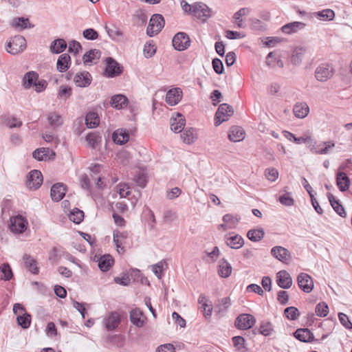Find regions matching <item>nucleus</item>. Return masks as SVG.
<instances>
[{
  "instance_id": "obj_62",
  "label": "nucleus",
  "mask_w": 352,
  "mask_h": 352,
  "mask_svg": "<svg viewBox=\"0 0 352 352\" xmlns=\"http://www.w3.org/2000/svg\"><path fill=\"white\" fill-rule=\"evenodd\" d=\"M265 175L269 181L274 182L278 177V172L274 168H270L265 170Z\"/></svg>"
},
{
  "instance_id": "obj_24",
  "label": "nucleus",
  "mask_w": 352,
  "mask_h": 352,
  "mask_svg": "<svg viewBox=\"0 0 352 352\" xmlns=\"http://www.w3.org/2000/svg\"><path fill=\"white\" fill-rule=\"evenodd\" d=\"M250 11L251 10L249 8H242L234 14L233 23L235 24L236 28H243L245 27L242 16L248 15L250 13Z\"/></svg>"
},
{
  "instance_id": "obj_16",
  "label": "nucleus",
  "mask_w": 352,
  "mask_h": 352,
  "mask_svg": "<svg viewBox=\"0 0 352 352\" xmlns=\"http://www.w3.org/2000/svg\"><path fill=\"white\" fill-rule=\"evenodd\" d=\"M182 98V91L180 88H173L168 91L166 102L170 106L176 105Z\"/></svg>"
},
{
  "instance_id": "obj_55",
  "label": "nucleus",
  "mask_w": 352,
  "mask_h": 352,
  "mask_svg": "<svg viewBox=\"0 0 352 352\" xmlns=\"http://www.w3.org/2000/svg\"><path fill=\"white\" fill-rule=\"evenodd\" d=\"M156 52L155 45L153 41L146 42L144 47V55L146 58H151Z\"/></svg>"
},
{
  "instance_id": "obj_44",
  "label": "nucleus",
  "mask_w": 352,
  "mask_h": 352,
  "mask_svg": "<svg viewBox=\"0 0 352 352\" xmlns=\"http://www.w3.org/2000/svg\"><path fill=\"white\" fill-rule=\"evenodd\" d=\"M2 122L10 128L20 127L22 125V122L13 116H1Z\"/></svg>"
},
{
  "instance_id": "obj_8",
  "label": "nucleus",
  "mask_w": 352,
  "mask_h": 352,
  "mask_svg": "<svg viewBox=\"0 0 352 352\" xmlns=\"http://www.w3.org/2000/svg\"><path fill=\"white\" fill-rule=\"evenodd\" d=\"M298 285L305 293H310L314 289V281L311 276L302 272L297 277Z\"/></svg>"
},
{
  "instance_id": "obj_25",
  "label": "nucleus",
  "mask_w": 352,
  "mask_h": 352,
  "mask_svg": "<svg viewBox=\"0 0 352 352\" xmlns=\"http://www.w3.org/2000/svg\"><path fill=\"white\" fill-rule=\"evenodd\" d=\"M112 138L115 143L122 145L128 142L129 134L125 129H119L113 132Z\"/></svg>"
},
{
  "instance_id": "obj_13",
  "label": "nucleus",
  "mask_w": 352,
  "mask_h": 352,
  "mask_svg": "<svg viewBox=\"0 0 352 352\" xmlns=\"http://www.w3.org/2000/svg\"><path fill=\"white\" fill-rule=\"evenodd\" d=\"M343 167H340L336 173V185L341 192L346 191L351 184V181L347 175L340 170H343Z\"/></svg>"
},
{
  "instance_id": "obj_51",
  "label": "nucleus",
  "mask_w": 352,
  "mask_h": 352,
  "mask_svg": "<svg viewBox=\"0 0 352 352\" xmlns=\"http://www.w3.org/2000/svg\"><path fill=\"white\" fill-rule=\"evenodd\" d=\"M165 266H167V263L165 260H162L151 266L153 272L158 278H162Z\"/></svg>"
},
{
  "instance_id": "obj_18",
  "label": "nucleus",
  "mask_w": 352,
  "mask_h": 352,
  "mask_svg": "<svg viewBox=\"0 0 352 352\" xmlns=\"http://www.w3.org/2000/svg\"><path fill=\"white\" fill-rule=\"evenodd\" d=\"M278 285L283 289H289L292 285V279L289 274L285 270H281L276 274Z\"/></svg>"
},
{
  "instance_id": "obj_28",
  "label": "nucleus",
  "mask_w": 352,
  "mask_h": 352,
  "mask_svg": "<svg viewBox=\"0 0 352 352\" xmlns=\"http://www.w3.org/2000/svg\"><path fill=\"white\" fill-rule=\"evenodd\" d=\"M231 265L225 259L222 258L219 261L218 265V274L222 278H228L232 273Z\"/></svg>"
},
{
  "instance_id": "obj_19",
  "label": "nucleus",
  "mask_w": 352,
  "mask_h": 352,
  "mask_svg": "<svg viewBox=\"0 0 352 352\" xmlns=\"http://www.w3.org/2000/svg\"><path fill=\"white\" fill-rule=\"evenodd\" d=\"M66 193V186L62 183L54 184L51 188L50 195L52 199L59 201L63 199Z\"/></svg>"
},
{
  "instance_id": "obj_56",
  "label": "nucleus",
  "mask_w": 352,
  "mask_h": 352,
  "mask_svg": "<svg viewBox=\"0 0 352 352\" xmlns=\"http://www.w3.org/2000/svg\"><path fill=\"white\" fill-rule=\"evenodd\" d=\"M0 272L3 274L1 276V279H4L6 280H9L12 277V272L10 268V266L8 263H4L0 267Z\"/></svg>"
},
{
  "instance_id": "obj_33",
  "label": "nucleus",
  "mask_w": 352,
  "mask_h": 352,
  "mask_svg": "<svg viewBox=\"0 0 352 352\" xmlns=\"http://www.w3.org/2000/svg\"><path fill=\"white\" fill-rule=\"evenodd\" d=\"M327 197L330 202L331 206L335 210V212L342 217L346 216V212L343 206L339 203L338 200L331 194L328 193Z\"/></svg>"
},
{
  "instance_id": "obj_15",
  "label": "nucleus",
  "mask_w": 352,
  "mask_h": 352,
  "mask_svg": "<svg viewBox=\"0 0 352 352\" xmlns=\"http://www.w3.org/2000/svg\"><path fill=\"white\" fill-rule=\"evenodd\" d=\"M121 322L120 314L116 311H112L109 314L104 320L105 327L109 331L116 329Z\"/></svg>"
},
{
  "instance_id": "obj_52",
  "label": "nucleus",
  "mask_w": 352,
  "mask_h": 352,
  "mask_svg": "<svg viewBox=\"0 0 352 352\" xmlns=\"http://www.w3.org/2000/svg\"><path fill=\"white\" fill-rule=\"evenodd\" d=\"M100 139L101 138L98 135L93 132L88 133L86 136L87 144L92 148H96L97 145L100 142Z\"/></svg>"
},
{
  "instance_id": "obj_37",
  "label": "nucleus",
  "mask_w": 352,
  "mask_h": 352,
  "mask_svg": "<svg viewBox=\"0 0 352 352\" xmlns=\"http://www.w3.org/2000/svg\"><path fill=\"white\" fill-rule=\"evenodd\" d=\"M38 78V75L35 72H29L23 77V84L25 89H29L32 86H34Z\"/></svg>"
},
{
  "instance_id": "obj_17",
  "label": "nucleus",
  "mask_w": 352,
  "mask_h": 352,
  "mask_svg": "<svg viewBox=\"0 0 352 352\" xmlns=\"http://www.w3.org/2000/svg\"><path fill=\"white\" fill-rule=\"evenodd\" d=\"M230 305L231 300L229 297L218 299L215 302L214 311L217 316L221 317L225 315Z\"/></svg>"
},
{
  "instance_id": "obj_27",
  "label": "nucleus",
  "mask_w": 352,
  "mask_h": 352,
  "mask_svg": "<svg viewBox=\"0 0 352 352\" xmlns=\"http://www.w3.org/2000/svg\"><path fill=\"white\" fill-rule=\"evenodd\" d=\"M293 112L296 118L302 119L308 115L309 107L306 102L297 103L293 108Z\"/></svg>"
},
{
  "instance_id": "obj_14",
  "label": "nucleus",
  "mask_w": 352,
  "mask_h": 352,
  "mask_svg": "<svg viewBox=\"0 0 352 352\" xmlns=\"http://www.w3.org/2000/svg\"><path fill=\"white\" fill-rule=\"evenodd\" d=\"M92 80V76L88 72H78L74 78V82L77 87H87Z\"/></svg>"
},
{
  "instance_id": "obj_10",
  "label": "nucleus",
  "mask_w": 352,
  "mask_h": 352,
  "mask_svg": "<svg viewBox=\"0 0 352 352\" xmlns=\"http://www.w3.org/2000/svg\"><path fill=\"white\" fill-rule=\"evenodd\" d=\"M333 74L332 67L329 64L320 65L315 71L316 78L320 82L327 81Z\"/></svg>"
},
{
  "instance_id": "obj_61",
  "label": "nucleus",
  "mask_w": 352,
  "mask_h": 352,
  "mask_svg": "<svg viewBox=\"0 0 352 352\" xmlns=\"http://www.w3.org/2000/svg\"><path fill=\"white\" fill-rule=\"evenodd\" d=\"M106 30L109 37H111L113 40H116L118 37L123 36V32L117 27H113L112 28H109L106 27Z\"/></svg>"
},
{
  "instance_id": "obj_20",
  "label": "nucleus",
  "mask_w": 352,
  "mask_h": 352,
  "mask_svg": "<svg viewBox=\"0 0 352 352\" xmlns=\"http://www.w3.org/2000/svg\"><path fill=\"white\" fill-rule=\"evenodd\" d=\"M170 129L175 133L182 132L186 124L184 117L179 113L176 114L175 117H172L170 120Z\"/></svg>"
},
{
  "instance_id": "obj_49",
  "label": "nucleus",
  "mask_w": 352,
  "mask_h": 352,
  "mask_svg": "<svg viewBox=\"0 0 352 352\" xmlns=\"http://www.w3.org/2000/svg\"><path fill=\"white\" fill-rule=\"evenodd\" d=\"M18 324L23 328L27 329L30 327L31 323V316L27 312H23L19 314L17 318Z\"/></svg>"
},
{
  "instance_id": "obj_1",
  "label": "nucleus",
  "mask_w": 352,
  "mask_h": 352,
  "mask_svg": "<svg viewBox=\"0 0 352 352\" xmlns=\"http://www.w3.org/2000/svg\"><path fill=\"white\" fill-rule=\"evenodd\" d=\"M26 47V40L21 35L11 38L6 45V51L11 54H17Z\"/></svg>"
},
{
  "instance_id": "obj_64",
  "label": "nucleus",
  "mask_w": 352,
  "mask_h": 352,
  "mask_svg": "<svg viewBox=\"0 0 352 352\" xmlns=\"http://www.w3.org/2000/svg\"><path fill=\"white\" fill-rule=\"evenodd\" d=\"M155 352H176L175 348L172 344H164L159 346Z\"/></svg>"
},
{
  "instance_id": "obj_53",
  "label": "nucleus",
  "mask_w": 352,
  "mask_h": 352,
  "mask_svg": "<svg viewBox=\"0 0 352 352\" xmlns=\"http://www.w3.org/2000/svg\"><path fill=\"white\" fill-rule=\"evenodd\" d=\"M284 314L287 319L295 320L300 316V312L296 307H289L285 309Z\"/></svg>"
},
{
  "instance_id": "obj_41",
  "label": "nucleus",
  "mask_w": 352,
  "mask_h": 352,
  "mask_svg": "<svg viewBox=\"0 0 352 352\" xmlns=\"http://www.w3.org/2000/svg\"><path fill=\"white\" fill-rule=\"evenodd\" d=\"M312 15L322 21H331L335 17L334 12L331 9H325L322 11L316 12Z\"/></svg>"
},
{
  "instance_id": "obj_30",
  "label": "nucleus",
  "mask_w": 352,
  "mask_h": 352,
  "mask_svg": "<svg viewBox=\"0 0 352 352\" xmlns=\"http://www.w3.org/2000/svg\"><path fill=\"white\" fill-rule=\"evenodd\" d=\"M305 27V24L302 22L295 21L285 24L281 28L282 32L287 34H291L297 32Z\"/></svg>"
},
{
  "instance_id": "obj_50",
  "label": "nucleus",
  "mask_w": 352,
  "mask_h": 352,
  "mask_svg": "<svg viewBox=\"0 0 352 352\" xmlns=\"http://www.w3.org/2000/svg\"><path fill=\"white\" fill-rule=\"evenodd\" d=\"M47 153H49V148H40L33 152L32 156L38 161H45L49 158Z\"/></svg>"
},
{
  "instance_id": "obj_60",
  "label": "nucleus",
  "mask_w": 352,
  "mask_h": 352,
  "mask_svg": "<svg viewBox=\"0 0 352 352\" xmlns=\"http://www.w3.org/2000/svg\"><path fill=\"white\" fill-rule=\"evenodd\" d=\"M82 36L87 40H96L98 38V33L93 28H88L82 32Z\"/></svg>"
},
{
  "instance_id": "obj_38",
  "label": "nucleus",
  "mask_w": 352,
  "mask_h": 352,
  "mask_svg": "<svg viewBox=\"0 0 352 352\" xmlns=\"http://www.w3.org/2000/svg\"><path fill=\"white\" fill-rule=\"evenodd\" d=\"M23 260L25 267L34 274H38V267H37L36 261L31 256L25 254L23 256Z\"/></svg>"
},
{
  "instance_id": "obj_5",
  "label": "nucleus",
  "mask_w": 352,
  "mask_h": 352,
  "mask_svg": "<svg viewBox=\"0 0 352 352\" xmlns=\"http://www.w3.org/2000/svg\"><path fill=\"white\" fill-rule=\"evenodd\" d=\"M256 323L255 318L248 314L239 315L235 320V327L239 329L246 330L252 327Z\"/></svg>"
},
{
  "instance_id": "obj_58",
  "label": "nucleus",
  "mask_w": 352,
  "mask_h": 352,
  "mask_svg": "<svg viewBox=\"0 0 352 352\" xmlns=\"http://www.w3.org/2000/svg\"><path fill=\"white\" fill-rule=\"evenodd\" d=\"M303 54V50L301 48L296 49L294 50L291 58L292 63L295 65L300 64L302 62Z\"/></svg>"
},
{
  "instance_id": "obj_23",
  "label": "nucleus",
  "mask_w": 352,
  "mask_h": 352,
  "mask_svg": "<svg viewBox=\"0 0 352 352\" xmlns=\"http://www.w3.org/2000/svg\"><path fill=\"white\" fill-rule=\"evenodd\" d=\"M225 241L228 246L232 249H239L244 245L243 237L239 234L233 236H226Z\"/></svg>"
},
{
  "instance_id": "obj_12",
  "label": "nucleus",
  "mask_w": 352,
  "mask_h": 352,
  "mask_svg": "<svg viewBox=\"0 0 352 352\" xmlns=\"http://www.w3.org/2000/svg\"><path fill=\"white\" fill-rule=\"evenodd\" d=\"M28 222L21 215L10 218V230L14 233H23L27 228Z\"/></svg>"
},
{
  "instance_id": "obj_22",
  "label": "nucleus",
  "mask_w": 352,
  "mask_h": 352,
  "mask_svg": "<svg viewBox=\"0 0 352 352\" xmlns=\"http://www.w3.org/2000/svg\"><path fill=\"white\" fill-rule=\"evenodd\" d=\"M294 337L304 342H311L314 340V336L308 329H298L294 333Z\"/></svg>"
},
{
  "instance_id": "obj_40",
  "label": "nucleus",
  "mask_w": 352,
  "mask_h": 352,
  "mask_svg": "<svg viewBox=\"0 0 352 352\" xmlns=\"http://www.w3.org/2000/svg\"><path fill=\"white\" fill-rule=\"evenodd\" d=\"M67 48V43L63 38L54 40L50 45L51 51L54 54H60Z\"/></svg>"
},
{
  "instance_id": "obj_39",
  "label": "nucleus",
  "mask_w": 352,
  "mask_h": 352,
  "mask_svg": "<svg viewBox=\"0 0 352 352\" xmlns=\"http://www.w3.org/2000/svg\"><path fill=\"white\" fill-rule=\"evenodd\" d=\"M181 138L184 142L190 144L193 143L197 139V133L194 129L187 128L184 129L183 133L181 134Z\"/></svg>"
},
{
  "instance_id": "obj_35",
  "label": "nucleus",
  "mask_w": 352,
  "mask_h": 352,
  "mask_svg": "<svg viewBox=\"0 0 352 352\" xmlns=\"http://www.w3.org/2000/svg\"><path fill=\"white\" fill-rule=\"evenodd\" d=\"M85 124L90 129L98 126L100 124V118L98 113L94 111L89 112L85 117Z\"/></svg>"
},
{
  "instance_id": "obj_43",
  "label": "nucleus",
  "mask_w": 352,
  "mask_h": 352,
  "mask_svg": "<svg viewBox=\"0 0 352 352\" xmlns=\"http://www.w3.org/2000/svg\"><path fill=\"white\" fill-rule=\"evenodd\" d=\"M265 235L263 229H252L250 230L247 233L248 238L254 242H257L261 240Z\"/></svg>"
},
{
  "instance_id": "obj_46",
  "label": "nucleus",
  "mask_w": 352,
  "mask_h": 352,
  "mask_svg": "<svg viewBox=\"0 0 352 352\" xmlns=\"http://www.w3.org/2000/svg\"><path fill=\"white\" fill-rule=\"evenodd\" d=\"M259 333L264 336H269L274 332V327L270 322L263 321L259 326Z\"/></svg>"
},
{
  "instance_id": "obj_3",
  "label": "nucleus",
  "mask_w": 352,
  "mask_h": 352,
  "mask_svg": "<svg viewBox=\"0 0 352 352\" xmlns=\"http://www.w3.org/2000/svg\"><path fill=\"white\" fill-rule=\"evenodd\" d=\"M234 113L232 107L226 103L219 105L215 113V125L219 126L222 122L228 120Z\"/></svg>"
},
{
  "instance_id": "obj_57",
  "label": "nucleus",
  "mask_w": 352,
  "mask_h": 352,
  "mask_svg": "<svg viewBox=\"0 0 352 352\" xmlns=\"http://www.w3.org/2000/svg\"><path fill=\"white\" fill-rule=\"evenodd\" d=\"M315 311L318 316L325 317L329 313V307L324 302H321L316 305Z\"/></svg>"
},
{
  "instance_id": "obj_42",
  "label": "nucleus",
  "mask_w": 352,
  "mask_h": 352,
  "mask_svg": "<svg viewBox=\"0 0 352 352\" xmlns=\"http://www.w3.org/2000/svg\"><path fill=\"white\" fill-rule=\"evenodd\" d=\"M100 56V52L98 50H90L83 55L82 60L85 65H89L95 59H99Z\"/></svg>"
},
{
  "instance_id": "obj_45",
  "label": "nucleus",
  "mask_w": 352,
  "mask_h": 352,
  "mask_svg": "<svg viewBox=\"0 0 352 352\" xmlns=\"http://www.w3.org/2000/svg\"><path fill=\"white\" fill-rule=\"evenodd\" d=\"M47 120L51 126L58 127L63 124L61 116L56 112H50L47 115Z\"/></svg>"
},
{
  "instance_id": "obj_6",
  "label": "nucleus",
  "mask_w": 352,
  "mask_h": 352,
  "mask_svg": "<svg viewBox=\"0 0 352 352\" xmlns=\"http://www.w3.org/2000/svg\"><path fill=\"white\" fill-rule=\"evenodd\" d=\"M190 45V39L188 35L184 32H178L173 38V45L178 51L186 50Z\"/></svg>"
},
{
  "instance_id": "obj_2",
  "label": "nucleus",
  "mask_w": 352,
  "mask_h": 352,
  "mask_svg": "<svg viewBox=\"0 0 352 352\" xmlns=\"http://www.w3.org/2000/svg\"><path fill=\"white\" fill-rule=\"evenodd\" d=\"M165 24L164 19L162 15L159 14H153L149 21L148 26L146 29V34L148 36L152 37L157 34Z\"/></svg>"
},
{
  "instance_id": "obj_9",
  "label": "nucleus",
  "mask_w": 352,
  "mask_h": 352,
  "mask_svg": "<svg viewBox=\"0 0 352 352\" xmlns=\"http://www.w3.org/2000/svg\"><path fill=\"white\" fill-rule=\"evenodd\" d=\"M335 146L333 141L322 142L316 146L315 142H311L309 145L310 151L314 154L326 155L329 153L330 149Z\"/></svg>"
},
{
  "instance_id": "obj_7",
  "label": "nucleus",
  "mask_w": 352,
  "mask_h": 352,
  "mask_svg": "<svg viewBox=\"0 0 352 352\" xmlns=\"http://www.w3.org/2000/svg\"><path fill=\"white\" fill-rule=\"evenodd\" d=\"M43 183V175L41 171L32 170L28 175L26 186L30 189H38Z\"/></svg>"
},
{
  "instance_id": "obj_48",
  "label": "nucleus",
  "mask_w": 352,
  "mask_h": 352,
  "mask_svg": "<svg viewBox=\"0 0 352 352\" xmlns=\"http://www.w3.org/2000/svg\"><path fill=\"white\" fill-rule=\"evenodd\" d=\"M241 217L238 215H232L231 214H226L223 217L224 223L228 225L229 228H234L239 222Z\"/></svg>"
},
{
  "instance_id": "obj_11",
  "label": "nucleus",
  "mask_w": 352,
  "mask_h": 352,
  "mask_svg": "<svg viewBox=\"0 0 352 352\" xmlns=\"http://www.w3.org/2000/svg\"><path fill=\"white\" fill-rule=\"evenodd\" d=\"M106 63L107 67L104 72L107 77L113 78L122 74V67L113 58H107L106 59Z\"/></svg>"
},
{
  "instance_id": "obj_34",
  "label": "nucleus",
  "mask_w": 352,
  "mask_h": 352,
  "mask_svg": "<svg viewBox=\"0 0 352 352\" xmlns=\"http://www.w3.org/2000/svg\"><path fill=\"white\" fill-rule=\"evenodd\" d=\"M127 98L122 94L115 95L111 98V106L116 109H120L126 106Z\"/></svg>"
},
{
  "instance_id": "obj_54",
  "label": "nucleus",
  "mask_w": 352,
  "mask_h": 352,
  "mask_svg": "<svg viewBox=\"0 0 352 352\" xmlns=\"http://www.w3.org/2000/svg\"><path fill=\"white\" fill-rule=\"evenodd\" d=\"M232 342L234 347L240 352H245V339L242 336H234L232 338Z\"/></svg>"
},
{
  "instance_id": "obj_63",
  "label": "nucleus",
  "mask_w": 352,
  "mask_h": 352,
  "mask_svg": "<svg viewBox=\"0 0 352 352\" xmlns=\"http://www.w3.org/2000/svg\"><path fill=\"white\" fill-rule=\"evenodd\" d=\"M338 318L340 322V323L347 329H352V323L349 319L348 316L344 314V313H339L338 314Z\"/></svg>"
},
{
  "instance_id": "obj_29",
  "label": "nucleus",
  "mask_w": 352,
  "mask_h": 352,
  "mask_svg": "<svg viewBox=\"0 0 352 352\" xmlns=\"http://www.w3.org/2000/svg\"><path fill=\"white\" fill-rule=\"evenodd\" d=\"M130 321L132 324L138 327H143L144 324V319L143 318V314L139 309H134L130 312Z\"/></svg>"
},
{
  "instance_id": "obj_4",
  "label": "nucleus",
  "mask_w": 352,
  "mask_h": 352,
  "mask_svg": "<svg viewBox=\"0 0 352 352\" xmlns=\"http://www.w3.org/2000/svg\"><path fill=\"white\" fill-rule=\"evenodd\" d=\"M192 15L203 21H206L213 15V12L206 4L197 2L193 4Z\"/></svg>"
},
{
  "instance_id": "obj_32",
  "label": "nucleus",
  "mask_w": 352,
  "mask_h": 352,
  "mask_svg": "<svg viewBox=\"0 0 352 352\" xmlns=\"http://www.w3.org/2000/svg\"><path fill=\"white\" fill-rule=\"evenodd\" d=\"M98 261V267L102 272H107L114 263V260L110 254L103 255Z\"/></svg>"
},
{
  "instance_id": "obj_21",
  "label": "nucleus",
  "mask_w": 352,
  "mask_h": 352,
  "mask_svg": "<svg viewBox=\"0 0 352 352\" xmlns=\"http://www.w3.org/2000/svg\"><path fill=\"white\" fill-rule=\"evenodd\" d=\"M272 255L283 263H287L290 255L289 251L282 246H274L271 250Z\"/></svg>"
},
{
  "instance_id": "obj_31",
  "label": "nucleus",
  "mask_w": 352,
  "mask_h": 352,
  "mask_svg": "<svg viewBox=\"0 0 352 352\" xmlns=\"http://www.w3.org/2000/svg\"><path fill=\"white\" fill-rule=\"evenodd\" d=\"M71 61L70 56L68 54H61L57 60L56 67L60 72H66L69 67Z\"/></svg>"
},
{
  "instance_id": "obj_26",
  "label": "nucleus",
  "mask_w": 352,
  "mask_h": 352,
  "mask_svg": "<svg viewBox=\"0 0 352 352\" xmlns=\"http://www.w3.org/2000/svg\"><path fill=\"white\" fill-rule=\"evenodd\" d=\"M228 138L232 142H240L245 138V131L240 126H232L229 131Z\"/></svg>"
},
{
  "instance_id": "obj_36",
  "label": "nucleus",
  "mask_w": 352,
  "mask_h": 352,
  "mask_svg": "<svg viewBox=\"0 0 352 352\" xmlns=\"http://www.w3.org/2000/svg\"><path fill=\"white\" fill-rule=\"evenodd\" d=\"M11 25L12 27L15 28H20L21 30L34 27V25H31L29 19L24 17H16L13 19L11 22Z\"/></svg>"
},
{
  "instance_id": "obj_59",
  "label": "nucleus",
  "mask_w": 352,
  "mask_h": 352,
  "mask_svg": "<svg viewBox=\"0 0 352 352\" xmlns=\"http://www.w3.org/2000/svg\"><path fill=\"white\" fill-rule=\"evenodd\" d=\"M72 94V89L68 86H60L58 93V97L67 100L71 96Z\"/></svg>"
},
{
  "instance_id": "obj_47",
  "label": "nucleus",
  "mask_w": 352,
  "mask_h": 352,
  "mask_svg": "<svg viewBox=\"0 0 352 352\" xmlns=\"http://www.w3.org/2000/svg\"><path fill=\"white\" fill-rule=\"evenodd\" d=\"M69 218L74 223L79 224L84 219V212L78 208H74L71 211Z\"/></svg>"
}]
</instances>
